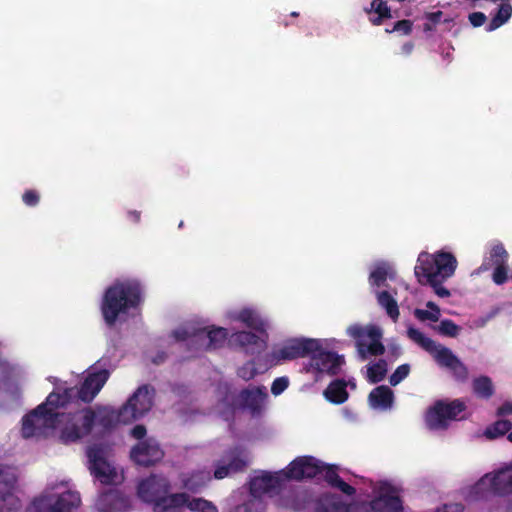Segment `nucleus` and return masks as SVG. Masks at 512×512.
Instances as JSON below:
<instances>
[{
  "label": "nucleus",
  "instance_id": "obj_1",
  "mask_svg": "<svg viewBox=\"0 0 512 512\" xmlns=\"http://www.w3.org/2000/svg\"><path fill=\"white\" fill-rule=\"evenodd\" d=\"M115 421L116 410L111 407L84 408L74 413L59 411L57 437L64 444L75 443L93 432L105 433L115 425Z\"/></svg>",
  "mask_w": 512,
  "mask_h": 512
},
{
  "label": "nucleus",
  "instance_id": "obj_2",
  "mask_svg": "<svg viewBox=\"0 0 512 512\" xmlns=\"http://www.w3.org/2000/svg\"><path fill=\"white\" fill-rule=\"evenodd\" d=\"M144 292L137 280L116 281L106 288L100 309L103 320H118L120 316L141 314Z\"/></svg>",
  "mask_w": 512,
  "mask_h": 512
},
{
  "label": "nucleus",
  "instance_id": "obj_3",
  "mask_svg": "<svg viewBox=\"0 0 512 512\" xmlns=\"http://www.w3.org/2000/svg\"><path fill=\"white\" fill-rule=\"evenodd\" d=\"M417 262L414 270L419 283L430 285L439 297L450 296V291L443 286V282L454 275L457 267L456 257L444 251L434 255L422 252Z\"/></svg>",
  "mask_w": 512,
  "mask_h": 512
},
{
  "label": "nucleus",
  "instance_id": "obj_4",
  "mask_svg": "<svg viewBox=\"0 0 512 512\" xmlns=\"http://www.w3.org/2000/svg\"><path fill=\"white\" fill-rule=\"evenodd\" d=\"M68 405L66 397L52 392L46 402L25 415L22 419V436L24 438H41L58 435L59 409Z\"/></svg>",
  "mask_w": 512,
  "mask_h": 512
},
{
  "label": "nucleus",
  "instance_id": "obj_5",
  "mask_svg": "<svg viewBox=\"0 0 512 512\" xmlns=\"http://www.w3.org/2000/svg\"><path fill=\"white\" fill-rule=\"evenodd\" d=\"M80 505L79 493L68 482H53L33 499L26 512H74Z\"/></svg>",
  "mask_w": 512,
  "mask_h": 512
},
{
  "label": "nucleus",
  "instance_id": "obj_6",
  "mask_svg": "<svg viewBox=\"0 0 512 512\" xmlns=\"http://www.w3.org/2000/svg\"><path fill=\"white\" fill-rule=\"evenodd\" d=\"M285 478L301 480L304 478L323 477L332 487L346 495H353L355 488L343 481L334 466H328L311 456L296 458L283 471Z\"/></svg>",
  "mask_w": 512,
  "mask_h": 512
},
{
  "label": "nucleus",
  "instance_id": "obj_7",
  "mask_svg": "<svg viewBox=\"0 0 512 512\" xmlns=\"http://www.w3.org/2000/svg\"><path fill=\"white\" fill-rule=\"evenodd\" d=\"M217 394L219 397L217 411L225 418H228L236 408H247L252 413L259 412L267 396L265 387L248 388L236 395L227 383L218 385Z\"/></svg>",
  "mask_w": 512,
  "mask_h": 512
},
{
  "label": "nucleus",
  "instance_id": "obj_8",
  "mask_svg": "<svg viewBox=\"0 0 512 512\" xmlns=\"http://www.w3.org/2000/svg\"><path fill=\"white\" fill-rule=\"evenodd\" d=\"M407 335L414 343L429 352L439 366L448 369L456 380L464 382L468 379L467 367L450 349L436 344L423 332L413 327L408 328Z\"/></svg>",
  "mask_w": 512,
  "mask_h": 512
},
{
  "label": "nucleus",
  "instance_id": "obj_9",
  "mask_svg": "<svg viewBox=\"0 0 512 512\" xmlns=\"http://www.w3.org/2000/svg\"><path fill=\"white\" fill-rule=\"evenodd\" d=\"M347 332L355 340L357 356L361 361L384 353L383 333L379 327L375 325H367L365 327L352 325L348 327Z\"/></svg>",
  "mask_w": 512,
  "mask_h": 512
},
{
  "label": "nucleus",
  "instance_id": "obj_10",
  "mask_svg": "<svg viewBox=\"0 0 512 512\" xmlns=\"http://www.w3.org/2000/svg\"><path fill=\"white\" fill-rule=\"evenodd\" d=\"M227 330L222 327H211L197 331L178 329L173 337L176 341L184 342L189 350L215 349L223 345L227 340Z\"/></svg>",
  "mask_w": 512,
  "mask_h": 512
},
{
  "label": "nucleus",
  "instance_id": "obj_11",
  "mask_svg": "<svg viewBox=\"0 0 512 512\" xmlns=\"http://www.w3.org/2000/svg\"><path fill=\"white\" fill-rule=\"evenodd\" d=\"M154 389L149 385L140 386L123 407L116 411L117 423H130L143 417L153 405Z\"/></svg>",
  "mask_w": 512,
  "mask_h": 512
},
{
  "label": "nucleus",
  "instance_id": "obj_12",
  "mask_svg": "<svg viewBox=\"0 0 512 512\" xmlns=\"http://www.w3.org/2000/svg\"><path fill=\"white\" fill-rule=\"evenodd\" d=\"M187 507L194 512H218L217 507L210 501L202 498H192L185 493L164 494L154 505V512H179Z\"/></svg>",
  "mask_w": 512,
  "mask_h": 512
},
{
  "label": "nucleus",
  "instance_id": "obj_13",
  "mask_svg": "<svg viewBox=\"0 0 512 512\" xmlns=\"http://www.w3.org/2000/svg\"><path fill=\"white\" fill-rule=\"evenodd\" d=\"M108 447L94 444L87 449L89 470L102 484H116L122 480L116 469L108 462Z\"/></svg>",
  "mask_w": 512,
  "mask_h": 512
},
{
  "label": "nucleus",
  "instance_id": "obj_14",
  "mask_svg": "<svg viewBox=\"0 0 512 512\" xmlns=\"http://www.w3.org/2000/svg\"><path fill=\"white\" fill-rule=\"evenodd\" d=\"M465 409L466 404L459 399L451 402L438 401L427 411L426 424L429 429L434 431L445 430L452 421L461 419L458 415Z\"/></svg>",
  "mask_w": 512,
  "mask_h": 512
},
{
  "label": "nucleus",
  "instance_id": "obj_15",
  "mask_svg": "<svg viewBox=\"0 0 512 512\" xmlns=\"http://www.w3.org/2000/svg\"><path fill=\"white\" fill-rule=\"evenodd\" d=\"M321 339L293 338L284 342L271 353V361L278 364L282 361H292L310 357L311 353L320 349Z\"/></svg>",
  "mask_w": 512,
  "mask_h": 512
},
{
  "label": "nucleus",
  "instance_id": "obj_16",
  "mask_svg": "<svg viewBox=\"0 0 512 512\" xmlns=\"http://www.w3.org/2000/svg\"><path fill=\"white\" fill-rule=\"evenodd\" d=\"M108 378L109 371L107 369H99L96 365H93L88 369L87 376L80 389L68 388L60 395L67 398L68 404L72 398L76 397L84 402H90L99 393Z\"/></svg>",
  "mask_w": 512,
  "mask_h": 512
},
{
  "label": "nucleus",
  "instance_id": "obj_17",
  "mask_svg": "<svg viewBox=\"0 0 512 512\" xmlns=\"http://www.w3.org/2000/svg\"><path fill=\"white\" fill-rule=\"evenodd\" d=\"M374 499L370 503L373 512H401L402 502L398 488L388 482L373 485Z\"/></svg>",
  "mask_w": 512,
  "mask_h": 512
},
{
  "label": "nucleus",
  "instance_id": "obj_18",
  "mask_svg": "<svg viewBox=\"0 0 512 512\" xmlns=\"http://www.w3.org/2000/svg\"><path fill=\"white\" fill-rule=\"evenodd\" d=\"M327 340L321 339L320 349L311 353L309 364L304 367L306 372L337 374L344 364V357L326 350Z\"/></svg>",
  "mask_w": 512,
  "mask_h": 512
},
{
  "label": "nucleus",
  "instance_id": "obj_19",
  "mask_svg": "<svg viewBox=\"0 0 512 512\" xmlns=\"http://www.w3.org/2000/svg\"><path fill=\"white\" fill-rule=\"evenodd\" d=\"M267 335L263 328H249L232 334L229 343L243 348L248 353H256L264 349Z\"/></svg>",
  "mask_w": 512,
  "mask_h": 512
},
{
  "label": "nucleus",
  "instance_id": "obj_20",
  "mask_svg": "<svg viewBox=\"0 0 512 512\" xmlns=\"http://www.w3.org/2000/svg\"><path fill=\"white\" fill-rule=\"evenodd\" d=\"M131 458L138 465L148 466L162 459L164 453L154 438L139 441L130 452Z\"/></svg>",
  "mask_w": 512,
  "mask_h": 512
},
{
  "label": "nucleus",
  "instance_id": "obj_21",
  "mask_svg": "<svg viewBox=\"0 0 512 512\" xmlns=\"http://www.w3.org/2000/svg\"><path fill=\"white\" fill-rule=\"evenodd\" d=\"M283 478H285L283 471L275 474L265 472L253 477L250 481L251 497L261 499L264 494L276 493L281 487Z\"/></svg>",
  "mask_w": 512,
  "mask_h": 512
},
{
  "label": "nucleus",
  "instance_id": "obj_22",
  "mask_svg": "<svg viewBox=\"0 0 512 512\" xmlns=\"http://www.w3.org/2000/svg\"><path fill=\"white\" fill-rule=\"evenodd\" d=\"M169 491V482L166 478L152 475L140 482L138 486L139 497L153 505Z\"/></svg>",
  "mask_w": 512,
  "mask_h": 512
},
{
  "label": "nucleus",
  "instance_id": "obj_23",
  "mask_svg": "<svg viewBox=\"0 0 512 512\" xmlns=\"http://www.w3.org/2000/svg\"><path fill=\"white\" fill-rule=\"evenodd\" d=\"M17 481L16 470L11 467L0 465V497L8 504V510L20 508V501L12 493Z\"/></svg>",
  "mask_w": 512,
  "mask_h": 512
},
{
  "label": "nucleus",
  "instance_id": "obj_24",
  "mask_svg": "<svg viewBox=\"0 0 512 512\" xmlns=\"http://www.w3.org/2000/svg\"><path fill=\"white\" fill-rule=\"evenodd\" d=\"M316 512H369L365 504H345L336 495H324L317 503Z\"/></svg>",
  "mask_w": 512,
  "mask_h": 512
},
{
  "label": "nucleus",
  "instance_id": "obj_25",
  "mask_svg": "<svg viewBox=\"0 0 512 512\" xmlns=\"http://www.w3.org/2000/svg\"><path fill=\"white\" fill-rule=\"evenodd\" d=\"M491 478V473H486L475 484L467 486L462 493L465 500L469 502L488 500L495 496V490Z\"/></svg>",
  "mask_w": 512,
  "mask_h": 512
},
{
  "label": "nucleus",
  "instance_id": "obj_26",
  "mask_svg": "<svg viewBox=\"0 0 512 512\" xmlns=\"http://www.w3.org/2000/svg\"><path fill=\"white\" fill-rule=\"evenodd\" d=\"M96 505L102 512H127L129 509L128 499L115 490L102 493Z\"/></svg>",
  "mask_w": 512,
  "mask_h": 512
},
{
  "label": "nucleus",
  "instance_id": "obj_27",
  "mask_svg": "<svg viewBox=\"0 0 512 512\" xmlns=\"http://www.w3.org/2000/svg\"><path fill=\"white\" fill-rule=\"evenodd\" d=\"M369 404L376 410H389L393 407L394 393L386 385L374 388L368 396Z\"/></svg>",
  "mask_w": 512,
  "mask_h": 512
},
{
  "label": "nucleus",
  "instance_id": "obj_28",
  "mask_svg": "<svg viewBox=\"0 0 512 512\" xmlns=\"http://www.w3.org/2000/svg\"><path fill=\"white\" fill-rule=\"evenodd\" d=\"M247 464V460L242 457V453H231L226 456L224 463H219L214 471V477L216 479H223L229 476L231 473H235L244 468Z\"/></svg>",
  "mask_w": 512,
  "mask_h": 512
},
{
  "label": "nucleus",
  "instance_id": "obj_29",
  "mask_svg": "<svg viewBox=\"0 0 512 512\" xmlns=\"http://www.w3.org/2000/svg\"><path fill=\"white\" fill-rule=\"evenodd\" d=\"M496 495L503 496L512 492V466L491 472Z\"/></svg>",
  "mask_w": 512,
  "mask_h": 512
},
{
  "label": "nucleus",
  "instance_id": "obj_30",
  "mask_svg": "<svg viewBox=\"0 0 512 512\" xmlns=\"http://www.w3.org/2000/svg\"><path fill=\"white\" fill-rule=\"evenodd\" d=\"M509 254L502 243L493 245L489 251V255L483 260L479 270L488 271L495 266L508 263Z\"/></svg>",
  "mask_w": 512,
  "mask_h": 512
},
{
  "label": "nucleus",
  "instance_id": "obj_31",
  "mask_svg": "<svg viewBox=\"0 0 512 512\" xmlns=\"http://www.w3.org/2000/svg\"><path fill=\"white\" fill-rule=\"evenodd\" d=\"M211 480V472L206 469H198L183 477L185 488L196 491L204 487Z\"/></svg>",
  "mask_w": 512,
  "mask_h": 512
},
{
  "label": "nucleus",
  "instance_id": "obj_32",
  "mask_svg": "<svg viewBox=\"0 0 512 512\" xmlns=\"http://www.w3.org/2000/svg\"><path fill=\"white\" fill-rule=\"evenodd\" d=\"M376 299L378 305L386 311V314L392 320H397L399 317V306L396 299L389 291H376Z\"/></svg>",
  "mask_w": 512,
  "mask_h": 512
},
{
  "label": "nucleus",
  "instance_id": "obj_33",
  "mask_svg": "<svg viewBox=\"0 0 512 512\" xmlns=\"http://www.w3.org/2000/svg\"><path fill=\"white\" fill-rule=\"evenodd\" d=\"M511 15H512V6L508 1H505V2H501L497 9H496V13L493 15L491 21L489 22V24L486 26V31L488 32H492L496 29H498L499 27H501L503 24H505L510 18H511Z\"/></svg>",
  "mask_w": 512,
  "mask_h": 512
},
{
  "label": "nucleus",
  "instance_id": "obj_34",
  "mask_svg": "<svg viewBox=\"0 0 512 512\" xmlns=\"http://www.w3.org/2000/svg\"><path fill=\"white\" fill-rule=\"evenodd\" d=\"M346 386V382L342 380H335L324 391V395L329 401L336 404H341L348 398Z\"/></svg>",
  "mask_w": 512,
  "mask_h": 512
},
{
  "label": "nucleus",
  "instance_id": "obj_35",
  "mask_svg": "<svg viewBox=\"0 0 512 512\" xmlns=\"http://www.w3.org/2000/svg\"><path fill=\"white\" fill-rule=\"evenodd\" d=\"M387 370V362L385 360L368 364L366 366V378L372 384L378 383L385 378Z\"/></svg>",
  "mask_w": 512,
  "mask_h": 512
},
{
  "label": "nucleus",
  "instance_id": "obj_36",
  "mask_svg": "<svg viewBox=\"0 0 512 512\" xmlns=\"http://www.w3.org/2000/svg\"><path fill=\"white\" fill-rule=\"evenodd\" d=\"M473 392L481 398L488 399L494 393V387L492 381L487 376H480L473 380L472 382Z\"/></svg>",
  "mask_w": 512,
  "mask_h": 512
},
{
  "label": "nucleus",
  "instance_id": "obj_37",
  "mask_svg": "<svg viewBox=\"0 0 512 512\" xmlns=\"http://www.w3.org/2000/svg\"><path fill=\"white\" fill-rule=\"evenodd\" d=\"M432 329L445 337H457L464 330L455 322H433Z\"/></svg>",
  "mask_w": 512,
  "mask_h": 512
},
{
  "label": "nucleus",
  "instance_id": "obj_38",
  "mask_svg": "<svg viewBox=\"0 0 512 512\" xmlns=\"http://www.w3.org/2000/svg\"><path fill=\"white\" fill-rule=\"evenodd\" d=\"M427 310L416 308L413 311V315L417 320H439L440 309L432 301L427 302Z\"/></svg>",
  "mask_w": 512,
  "mask_h": 512
},
{
  "label": "nucleus",
  "instance_id": "obj_39",
  "mask_svg": "<svg viewBox=\"0 0 512 512\" xmlns=\"http://www.w3.org/2000/svg\"><path fill=\"white\" fill-rule=\"evenodd\" d=\"M389 0H372L369 7H365L364 11L370 15L372 13L379 14L382 17L393 18L392 9L388 6Z\"/></svg>",
  "mask_w": 512,
  "mask_h": 512
},
{
  "label": "nucleus",
  "instance_id": "obj_40",
  "mask_svg": "<svg viewBox=\"0 0 512 512\" xmlns=\"http://www.w3.org/2000/svg\"><path fill=\"white\" fill-rule=\"evenodd\" d=\"M227 320H262L261 314L258 312V310L251 308V307H245L241 309L240 311H230L226 315Z\"/></svg>",
  "mask_w": 512,
  "mask_h": 512
},
{
  "label": "nucleus",
  "instance_id": "obj_41",
  "mask_svg": "<svg viewBox=\"0 0 512 512\" xmlns=\"http://www.w3.org/2000/svg\"><path fill=\"white\" fill-rule=\"evenodd\" d=\"M512 427V424L508 420H498L485 431V436L489 439H494L506 434Z\"/></svg>",
  "mask_w": 512,
  "mask_h": 512
},
{
  "label": "nucleus",
  "instance_id": "obj_42",
  "mask_svg": "<svg viewBox=\"0 0 512 512\" xmlns=\"http://www.w3.org/2000/svg\"><path fill=\"white\" fill-rule=\"evenodd\" d=\"M388 277V267L384 264L378 265L369 275L371 286L380 287L386 283Z\"/></svg>",
  "mask_w": 512,
  "mask_h": 512
},
{
  "label": "nucleus",
  "instance_id": "obj_43",
  "mask_svg": "<svg viewBox=\"0 0 512 512\" xmlns=\"http://www.w3.org/2000/svg\"><path fill=\"white\" fill-rule=\"evenodd\" d=\"M262 499L250 497L245 503L238 505L232 512H264Z\"/></svg>",
  "mask_w": 512,
  "mask_h": 512
},
{
  "label": "nucleus",
  "instance_id": "obj_44",
  "mask_svg": "<svg viewBox=\"0 0 512 512\" xmlns=\"http://www.w3.org/2000/svg\"><path fill=\"white\" fill-rule=\"evenodd\" d=\"M391 31L401 36H408L413 31V22L408 19L398 20L391 26Z\"/></svg>",
  "mask_w": 512,
  "mask_h": 512
},
{
  "label": "nucleus",
  "instance_id": "obj_45",
  "mask_svg": "<svg viewBox=\"0 0 512 512\" xmlns=\"http://www.w3.org/2000/svg\"><path fill=\"white\" fill-rule=\"evenodd\" d=\"M410 373L409 364H402L396 368V370L391 374L389 378V382L392 386L398 385L401 381H403Z\"/></svg>",
  "mask_w": 512,
  "mask_h": 512
},
{
  "label": "nucleus",
  "instance_id": "obj_46",
  "mask_svg": "<svg viewBox=\"0 0 512 512\" xmlns=\"http://www.w3.org/2000/svg\"><path fill=\"white\" fill-rule=\"evenodd\" d=\"M492 280L496 285H503L508 280V264L495 266L492 268Z\"/></svg>",
  "mask_w": 512,
  "mask_h": 512
},
{
  "label": "nucleus",
  "instance_id": "obj_47",
  "mask_svg": "<svg viewBox=\"0 0 512 512\" xmlns=\"http://www.w3.org/2000/svg\"><path fill=\"white\" fill-rule=\"evenodd\" d=\"M237 375L245 381L253 379L257 375L255 363L253 361L245 363L238 369Z\"/></svg>",
  "mask_w": 512,
  "mask_h": 512
},
{
  "label": "nucleus",
  "instance_id": "obj_48",
  "mask_svg": "<svg viewBox=\"0 0 512 512\" xmlns=\"http://www.w3.org/2000/svg\"><path fill=\"white\" fill-rule=\"evenodd\" d=\"M22 200L25 205L29 207H34L38 205L40 201V195L36 190H26L22 195Z\"/></svg>",
  "mask_w": 512,
  "mask_h": 512
},
{
  "label": "nucleus",
  "instance_id": "obj_49",
  "mask_svg": "<svg viewBox=\"0 0 512 512\" xmlns=\"http://www.w3.org/2000/svg\"><path fill=\"white\" fill-rule=\"evenodd\" d=\"M289 381L286 377H279L276 378L271 386V392L274 395L281 394L287 387H288Z\"/></svg>",
  "mask_w": 512,
  "mask_h": 512
},
{
  "label": "nucleus",
  "instance_id": "obj_50",
  "mask_svg": "<svg viewBox=\"0 0 512 512\" xmlns=\"http://www.w3.org/2000/svg\"><path fill=\"white\" fill-rule=\"evenodd\" d=\"M469 21L473 27H480L486 22V15L482 12H473L469 14Z\"/></svg>",
  "mask_w": 512,
  "mask_h": 512
},
{
  "label": "nucleus",
  "instance_id": "obj_51",
  "mask_svg": "<svg viewBox=\"0 0 512 512\" xmlns=\"http://www.w3.org/2000/svg\"><path fill=\"white\" fill-rule=\"evenodd\" d=\"M489 512H512V503L506 500H499L490 508Z\"/></svg>",
  "mask_w": 512,
  "mask_h": 512
},
{
  "label": "nucleus",
  "instance_id": "obj_52",
  "mask_svg": "<svg viewBox=\"0 0 512 512\" xmlns=\"http://www.w3.org/2000/svg\"><path fill=\"white\" fill-rule=\"evenodd\" d=\"M131 435L139 440V441H142L145 438V435H146V428L142 425H137L135 426L132 430H131Z\"/></svg>",
  "mask_w": 512,
  "mask_h": 512
},
{
  "label": "nucleus",
  "instance_id": "obj_53",
  "mask_svg": "<svg viewBox=\"0 0 512 512\" xmlns=\"http://www.w3.org/2000/svg\"><path fill=\"white\" fill-rule=\"evenodd\" d=\"M436 512H463V506L461 504H448L439 508Z\"/></svg>",
  "mask_w": 512,
  "mask_h": 512
},
{
  "label": "nucleus",
  "instance_id": "obj_54",
  "mask_svg": "<svg viewBox=\"0 0 512 512\" xmlns=\"http://www.w3.org/2000/svg\"><path fill=\"white\" fill-rule=\"evenodd\" d=\"M442 16H443V12L438 10L435 12L427 13L425 15V18L428 21H430L431 23H433V25H436L441 21Z\"/></svg>",
  "mask_w": 512,
  "mask_h": 512
},
{
  "label": "nucleus",
  "instance_id": "obj_55",
  "mask_svg": "<svg viewBox=\"0 0 512 512\" xmlns=\"http://www.w3.org/2000/svg\"><path fill=\"white\" fill-rule=\"evenodd\" d=\"M509 414H512V402H505L498 408L497 415L504 416Z\"/></svg>",
  "mask_w": 512,
  "mask_h": 512
},
{
  "label": "nucleus",
  "instance_id": "obj_56",
  "mask_svg": "<svg viewBox=\"0 0 512 512\" xmlns=\"http://www.w3.org/2000/svg\"><path fill=\"white\" fill-rule=\"evenodd\" d=\"M385 19H391V18L390 17H382L381 15L376 14L375 16L370 17L369 21L374 26H380L383 24Z\"/></svg>",
  "mask_w": 512,
  "mask_h": 512
},
{
  "label": "nucleus",
  "instance_id": "obj_57",
  "mask_svg": "<svg viewBox=\"0 0 512 512\" xmlns=\"http://www.w3.org/2000/svg\"><path fill=\"white\" fill-rule=\"evenodd\" d=\"M414 49L413 42H406L401 46V53L404 55H410Z\"/></svg>",
  "mask_w": 512,
  "mask_h": 512
},
{
  "label": "nucleus",
  "instance_id": "obj_58",
  "mask_svg": "<svg viewBox=\"0 0 512 512\" xmlns=\"http://www.w3.org/2000/svg\"><path fill=\"white\" fill-rule=\"evenodd\" d=\"M128 218L133 222V223H138L140 221V218H141V213L139 211H136V210H133V211H129L128 212Z\"/></svg>",
  "mask_w": 512,
  "mask_h": 512
},
{
  "label": "nucleus",
  "instance_id": "obj_59",
  "mask_svg": "<svg viewBox=\"0 0 512 512\" xmlns=\"http://www.w3.org/2000/svg\"><path fill=\"white\" fill-rule=\"evenodd\" d=\"M12 510H8V504L7 502H4L2 500V497H0V512H11Z\"/></svg>",
  "mask_w": 512,
  "mask_h": 512
},
{
  "label": "nucleus",
  "instance_id": "obj_60",
  "mask_svg": "<svg viewBox=\"0 0 512 512\" xmlns=\"http://www.w3.org/2000/svg\"><path fill=\"white\" fill-rule=\"evenodd\" d=\"M435 26H436V25H433V23H431L430 21H427V22H426V23H424V25H423V30H424L425 32H427V31H432V30H434Z\"/></svg>",
  "mask_w": 512,
  "mask_h": 512
},
{
  "label": "nucleus",
  "instance_id": "obj_61",
  "mask_svg": "<svg viewBox=\"0 0 512 512\" xmlns=\"http://www.w3.org/2000/svg\"><path fill=\"white\" fill-rule=\"evenodd\" d=\"M346 384H347V385H350V386H351V388H353V389H354V388H356V383H355V381H354V380H350V381H349L348 383H346Z\"/></svg>",
  "mask_w": 512,
  "mask_h": 512
},
{
  "label": "nucleus",
  "instance_id": "obj_62",
  "mask_svg": "<svg viewBox=\"0 0 512 512\" xmlns=\"http://www.w3.org/2000/svg\"><path fill=\"white\" fill-rule=\"evenodd\" d=\"M385 32H386L387 34L394 33V31H391V27H386V28H385Z\"/></svg>",
  "mask_w": 512,
  "mask_h": 512
},
{
  "label": "nucleus",
  "instance_id": "obj_63",
  "mask_svg": "<svg viewBox=\"0 0 512 512\" xmlns=\"http://www.w3.org/2000/svg\"><path fill=\"white\" fill-rule=\"evenodd\" d=\"M291 17H298L299 16V13L298 12H291Z\"/></svg>",
  "mask_w": 512,
  "mask_h": 512
},
{
  "label": "nucleus",
  "instance_id": "obj_64",
  "mask_svg": "<svg viewBox=\"0 0 512 512\" xmlns=\"http://www.w3.org/2000/svg\"><path fill=\"white\" fill-rule=\"evenodd\" d=\"M507 438H508V440H509L510 442H512V432H510V433L508 434V437H507Z\"/></svg>",
  "mask_w": 512,
  "mask_h": 512
}]
</instances>
